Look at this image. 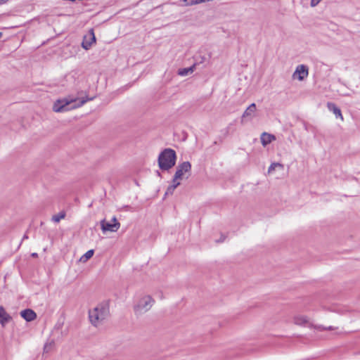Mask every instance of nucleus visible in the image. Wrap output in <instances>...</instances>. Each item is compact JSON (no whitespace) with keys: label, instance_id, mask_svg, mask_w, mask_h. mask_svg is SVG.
<instances>
[{"label":"nucleus","instance_id":"f257e3e1","mask_svg":"<svg viewBox=\"0 0 360 360\" xmlns=\"http://www.w3.org/2000/svg\"><path fill=\"white\" fill-rule=\"evenodd\" d=\"M109 315L110 307L108 302H103L89 311V321L96 327L106 319Z\"/></svg>","mask_w":360,"mask_h":360},{"label":"nucleus","instance_id":"f03ea898","mask_svg":"<svg viewBox=\"0 0 360 360\" xmlns=\"http://www.w3.org/2000/svg\"><path fill=\"white\" fill-rule=\"evenodd\" d=\"M176 160V154L172 148L164 149L158 156V166L161 170L167 171L172 168Z\"/></svg>","mask_w":360,"mask_h":360},{"label":"nucleus","instance_id":"7ed1b4c3","mask_svg":"<svg viewBox=\"0 0 360 360\" xmlns=\"http://www.w3.org/2000/svg\"><path fill=\"white\" fill-rule=\"evenodd\" d=\"M93 98H86L85 99H75L70 101H68L67 99L57 100L53 104V110L56 112L68 111L76 108L81 107L87 101H90Z\"/></svg>","mask_w":360,"mask_h":360},{"label":"nucleus","instance_id":"20e7f679","mask_svg":"<svg viewBox=\"0 0 360 360\" xmlns=\"http://www.w3.org/2000/svg\"><path fill=\"white\" fill-rule=\"evenodd\" d=\"M155 303L154 299L150 295L143 296L140 299L138 304L134 306L136 312L148 311Z\"/></svg>","mask_w":360,"mask_h":360},{"label":"nucleus","instance_id":"39448f33","mask_svg":"<svg viewBox=\"0 0 360 360\" xmlns=\"http://www.w3.org/2000/svg\"><path fill=\"white\" fill-rule=\"evenodd\" d=\"M112 221L113 223L107 221L105 219L101 221V229L103 233L107 231L115 232L120 229V223L117 221L115 217H113Z\"/></svg>","mask_w":360,"mask_h":360},{"label":"nucleus","instance_id":"423d86ee","mask_svg":"<svg viewBox=\"0 0 360 360\" xmlns=\"http://www.w3.org/2000/svg\"><path fill=\"white\" fill-rule=\"evenodd\" d=\"M191 165L188 161L183 162L176 167L175 179H182L184 174L191 172Z\"/></svg>","mask_w":360,"mask_h":360},{"label":"nucleus","instance_id":"0eeeda50","mask_svg":"<svg viewBox=\"0 0 360 360\" xmlns=\"http://www.w3.org/2000/svg\"><path fill=\"white\" fill-rule=\"evenodd\" d=\"M309 75V68L305 65H299L297 66L292 77L294 79H297L300 81L304 80Z\"/></svg>","mask_w":360,"mask_h":360},{"label":"nucleus","instance_id":"6e6552de","mask_svg":"<svg viewBox=\"0 0 360 360\" xmlns=\"http://www.w3.org/2000/svg\"><path fill=\"white\" fill-rule=\"evenodd\" d=\"M96 42V37L94 30L91 29L87 36H84L82 42V47L85 50H89L92 44Z\"/></svg>","mask_w":360,"mask_h":360},{"label":"nucleus","instance_id":"1a4fd4ad","mask_svg":"<svg viewBox=\"0 0 360 360\" xmlns=\"http://www.w3.org/2000/svg\"><path fill=\"white\" fill-rule=\"evenodd\" d=\"M20 316L26 321H34L37 318L36 313L31 309H26L20 311Z\"/></svg>","mask_w":360,"mask_h":360},{"label":"nucleus","instance_id":"9d476101","mask_svg":"<svg viewBox=\"0 0 360 360\" xmlns=\"http://www.w3.org/2000/svg\"><path fill=\"white\" fill-rule=\"evenodd\" d=\"M11 316L6 311L2 306H0V323L4 326L11 320Z\"/></svg>","mask_w":360,"mask_h":360},{"label":"nucleus","instance_id":"9b49d317","mask_svg":"<svg viewBox=\"0 0 360 360\" xmlns=\"http://www.w3.org/2000/svg\"><path fill=\"white\" fill-rule=\"evenodd\" d=\"M276 137L274 135L268 134L266 132H263L261 135V143L264 146L271 143L272 141L275 140Z\"/></svg>","mask_w":360,"mask_h":360},{"label":"nucleus","instance_id":"f8f14e48","mask_svg":"<svg viewBox=\"0 0 360 360\" xmlns=\"http://www.w3.org/2000/svg\"><path fill=\"white\" fill-rule=\"evenodd\" d=\"M257 110L256 104L255 103H252L250 104L245 110L242 115V120L245 117H252L255 112Z\"/></svg>","mask_w":360,"mask_h":360},{"label":"nucleus","instance_id":"ddd939ff","mask_svg":"<svg viewBox=\"0 0 360 360\" xmlns=\"http://www.w3.org/2000/svg\"><path fill=\"white\" fill-rule=\"evenodd\" d=\"M328 108L335 115L336 117H340L343 120L340 109L335 103H328Z\"/></svg>","mask_w":360,"mask_h":360},{"label":"nucleus","instance_id":"4468645a","mask_svg":"<svg viewBox=\"0 0 360 360\" xmlns=\"http://www.w3.org/2000/svg\"><path fill=\"white\" fill-rule=\"evenodd\" d=\"M196 63H194L189 68H181L178 70V75L182 77L186 76L193 72Z\"/></svg>","mask_w":360,"mask_h":360},{"label":"nucleus","instance_id":"2eb2a0df","mask_svg":"<svg viewBox=\"0 0 360 360\" xmlns=\"http://www.w3.org/2000/svg\"><path fill=\"white\" fill-rule=\"evenodd\" d=\"M65 215L66 214L64 211L60 212L58 214L53 215L52 217V221L58 223L60 221V219H64Z\"/></svg>","mask_w":360,"mask_h":360},{"label":"nucleus","instance_id":"dca6fc26","mask_svg":"<svg viewBox=\"0 0 360 360\" xmlns=\"http://www.w3.org/2000/svg\"><path fill=\"white\" fill-rule=\"evenodd\" d=\"M307 318L306 316H300L295 318V323L297 325H302L307 322Z\"/></svg>","mask_w":360,"mask_h":360},{"label":"nucleus","instance_id":"f3484780","mask_svg":"<svg viewBox=\"0 0 360 360\" xmlns=\"http://www.w3.org/2000/svg\"><path fill=\"white\" fill-rule=\"evenodd\" d=\"M176 188V184H171L167 188V191L165 193V196L168 195H172L174 190Z\"/></svg>","mask_w":360,"mask_h":360},{"label":"nucleus","instance_id":"a211bd4d","mask_svg":"<svg viewBox=\"0 0 360 360\" xmlns=\"http://www.w3.org/2000/svg\"><path fill=\"white\" fill-rule=\"evenodd\" d=\"M186 2V6H193L200 3H205L202 0H184Z\"/></svg>","mask_w":360,"mask_h":360},{"label":"nucleus","instance_id":"6ab92c4d","mask_svg":"<svg viewBox=\"0 0 360 360\" xmlns=\"http://www.w3.org/2000/svg\"><path fill=\"white\" fill-rule=\"evenodd\" d=\"M195 59L198 63H202L207 60V58L205 56H201V55H196L195 56Z\"/></svg>","mask_w":360,"mask_h":360},{"label":"nucleus","instance_id":"aec40b11","mask_svg":"<svg viewBox=\"0 0 360 360\" xmlns=\"http://www.w3.org/2000/svg\"><path fill=\"white\" fill-rule=\"evenodd\" d=\"M276 167H282V165H281V164H280V163H278V162H274V163H272V164L269 166V169H268V172H269V173L272 172L276 169Z\"/></svg>","mask_w":360,"mask_h":360},{"label":"nucleus","instance_id":"412c9836","mask_svg":"<svg viewBox=\"0 0 360 360\" xmlns=\"http://www.w3.org/2000/svg\"><path fill=\"white\" fill-rule=\"evenodd\" d=\"M94 254V250H88L82 257L85 258V260H87L90 258H91L93 257Z\"/></svg>","mask_w":360,"mask_h":360},{"label":"nucleus","instance_id":"4be33fe9","mask_svg":"<svg viewBox=\"0 0 360 360\" xmlns=\"http://www.w3.org/2000/svg\"><path fill=\"white\" fill-rule=\"evenodd\" d=\"M178 179H175V175H174L172 184H176V187L179 186L180 185V182L178 181Z\"/></svg>","mask_w":360,"mask_h":360},{"label":"nucleus","instance_id":"5701e85b","mask_svg":"<svg viewBox=\"0 0 360 360\" xmlns=\"http://www.w3.org/2000/svg\"><path fill=\"white\" fill-rule=\"evenodd\" d=\"M321 0H311V6H316Z\"/></svg>","mask_w":360,"mask_h":360},{"label":"nucleus","instance_id":"b1692460","mask_svg":"<svg viewBox=\"0 0 360 360\" xmlns=\"http://www.w3.org/2000/svg\"><path fill=\"white\" fill-rule=\"evenodd\" d=\"M224 240H225V237L222 236L220 238V239H219V240H217V243H219V242H224Z\"/></svg>","mask_w":360,"mask_h":360},{"label":"nucleus","instance_id":"393cba45","mask_svg":"<svg viewBox=\"0 0 360 360\" xmlns=\"http://www.w3.org/2000/svg\"><path fill=\"white\" fill-rule=\"evenodd\" d=\"M28 238V236L25 233L23 237H22V240H25V239H27Z\"/></svg>","mask_w":360,"mask_h":360},{"label":"nucleus","instance_id":"a878e982","mask_svg":"<svg viewBox=\"0 0 360 360\" xmlns=\"http://www.w3.org/2000/svg\"><path fill=\"white\" fill-rule=\"evenodd\" d=\"M159 297L160 299H163V294L162 292H160Z\"/></svg>","mask_w":360,"mask_h":360},{"label":"nucleus","instance_id":"bb28decb","mask_svg":"<svg viewBox=\"0 0 360 360\" xmlns=\"http://www.w3.org/2000/svg\"><path fill=\"white\" fill-rule=\"evenodd\" d=\"M32 257H37V253H32Z\"/></svg>","mask_w":360,"mask_h":360},{"label":"nucleus","instance_id":"cd10ccee","mask_svg":"<svg viewBox=\"0 0 360 360\" xmlns=\"http://www.w3.org/2000/svg\"><path fill=\"white\" fill-rule=\"evenodd\" d=\"M157 175L159 176H161L160 172L159 171H157Z\"/></svg>","mask_w":360,"mask_h":360},{"label":"nucleus","instance_id":"c85d7f7f","mask_svg":"<svg viewBox=\"0 0 360 360\" xmlns=\"http://www.w3.org/2000/svg\"><path fill=\"white\" fill-rule=\"evenodd\" d=\"M328 330H333L332 326L328 327Z\"/></svg>","mask_w":360,"mask_h":360},{"label":"nucleus","instance_id":"c756f323","mask_svg":"<svg viewBox=\"0 0 360 360\" xmlns=\"http://www.w3.org/2000/svg\"><path fill=\"white\" fill-rule=\"evenodd\" d=\"M3 35V33L1 32H0V38L2 37Z\"/></svg>","mask_w":360,"mask_h":360}]
</instances>
